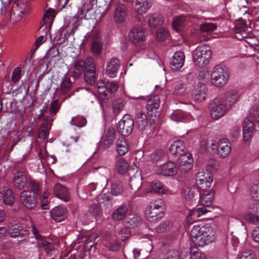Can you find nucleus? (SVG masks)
Masks as SVG:
<instances>
[{"label": "nucleus", "instance_id": "nucleus-10", "mask_svg": "<svg viewBox=\"0 0 259 259\" xmlns=\"http://www.w3.org/2000/svg\"><path fill=\"white\" fill-rule=\"evenodd\" d=\"M178 167L175 162L168 161L158 166L156 172L158 175L164 176H172L178 173Z\"/></svg>", "mask_w": 259, "mask_h": 259}, {"label": "nucleus", "instance_id": "nucleus-14", "mask_svg": "<svg viewBox=\"0 0 259 259\" xmlns=\"http://www.w3.org/2000/svg\"><path fill=\"white\" fill-rule=\"evenodd\" d=\"M185 146L183 142L177 141L174 142L169 148V151L170 154L176 157L181 158L186 156L188 152L185 151Z\"/></svg>", "mask_w": 259, "mask_h": 259}, {"label": "nucleus", "instance_id": "nucleus-38", "mask_svg": "<svg viewBox=\"0 0 259 259\" xmlns=\"http://www.w3.org/2000/svg\"><path fill=\"white\" fill-rule=\"evenodd\" d=\"M188 21V17L180 16L174 18L172 22V28L177 31H180L185 26Z\"/></svg>", "mask_w": 259, "mask_h": 259}, {"label": "nucleus", "instance_id": "nucleus-4", "mask_svg": "<svg viewBox=\"0 0 259 259\" xmlns=\"http://www.w3.org/2000/svg\"><path fill=\"white\" fill-rule=\"evenodd\" d=\"M211 117L217 120L222 117L227 111L224 101L221 99H214L209 105Z\"/></svg>", "mask_w": 259, "mask_h": 259}, {"label": "nucleus", "instance_id": "nucleus-57", "mask_svg": "<svg viewBox=\"0 0 259 259\" xmlns=\"http://www.w3.org/2000/svg\"><path fill=\"white\" fill-rule=\"evenodd\" d=\"M245 220L252 224L259 223V215H255L252 212L249 213L244 216Z\"/></svg>", "mask_w": 259, "mask_h": 259}, {"label": "nucleus", "instance_id": "nucleus-51", "mask_svg": "<svg viewBox=\"0 0 259 259\" xmlns=\"http://www.w3.org/2000/svg\"><path fill=\"white\" fill-rule=\"evenodd\" d=\"M146 253L145 254H141V249H134L133 253L135 259H145L148 257L151 251V248L150 246H148Z\"/></svg>", "mask_w": 259, "mask_h": 259}, {"label": "nucleus", "instance_id": "nucleus-6", "mask_svg": "<svg viewBox=\"0 0 259 259\" xmlns=\"http://www.w3.org/2000/svg\"><path fill=\"white\" fill-rule=\"evenodd\" d=\"M32 232L34 235L35 238L37 241V245L39 247H42L48 255H51L52 251L55 250L54 245L48 241L39 233L37 229L34 226H32Z\"/></svg>", "mask_w": 259, "mask_h": 259}, {"label": "nucleus", "instance_id": "nucleus-16", "mask_svg": "<svg viewBox=\"0 0 259 259\" xmlns=\"http://www.w3.org/2000/svg\"><path fill=\"white\" fill-rule=\"evenodd\" d=\"M199 196V203L202 206L209 207L212 203L214 193L211 189L201 190Z\"/></svg>", "mask_w": 259, "mask_h": 259}, {"label": "nucleus", "instance_id": "nucleus-60", "mask_svg": "<svg viewBox=\"0 0 259 259\" xmlns=\"http://www.w3.org/2000/svg\"><path fill=\"white\" fill-rule=\"evenodd\" d=\"M186 192L185 198L190 202H192L193 200H195V197H197V191H196L194 189H188Z\"/></svg>", "mask_w": 259, "mask_h": 259}, {"label": "nucleus", "instance_id": "nucleus-22", "mask_svg": "<svg viewBox=\"0 0 259 259\" xmlns=\"http://www.w3.org/2000/svg\"><path fill=\"white\" fill-rule=\"evenodd\" d=\"M187 84L182 81H177L172 85V95L175 98H180L186 95Z\"/></svg>", "mask_w": 259, "mask_h": 259}, {"label": "nucleus", "instance_id": "nucleus-5", "mask_svg": "<svg viewBox=\"0 0 259 259\" xmlns=\"http://www.w3.org/2000/svg\"><path fill=\"white\" fill-rule=\"evenodd\" d=\"M134 125V121L132 116L128 114H125L118 123L117 132L122 136H128L131 134Z\"/></svg>", "mask_w": 259, "mask_h": 259}, {"label": "nucleus", "instance_id": "nucleus-27", "mask_svg": "<svg viewBox=\"0 0 259 259\" xmlns=\"http://www.w3.org/2000/svg\"><path fill=\"white\" fill-rule=\"evenodd\" d=\"M54 193L57 197L65 201L69 200V194L67 189L60 184L57 183L55 185Z\"/></svg>", "mask_w": 259, "mask_h": 259}, {"label": "nucleus", "instance_id": "nucleus-48", "mask_svg": "<svg viewBox=\"0 0 259 259\" xmlns=\"http://www.w3.org/2000/svg\"><path fill=\"white\" fill-rule=\"evenodd\" d=\"M87 121L86 119L80 116L73 117L71 119V124L78 127H83L87 124Z\"/></svg>", "mask_w": 259, "mask_h": 259}, {"label": "nucleus", "instance_id": "nucleus-42", "mask_svg": "<svg viewBox=\"0 0 259 259\" xmlns=\"http://www.w3.org/2000/svg\"><path fill=\"white\" fill-rule=\"evenodd\" d=\"M160 106V98L158 96H153L150 98L147 104L148 111H153L158 109Z\"/></svg>", "mask_w": 259, "mask_h": 259}, {"label": "nucleus", "instance_id": "nucleus-49", "mask_svg": "<svg viewBox=\"0 0 259 259\" xmlns=\"http://www.w3.org/2000/svg\"><path fill=\"white\" fill-rule=\"evenodd\" d=\"M171 223L168 220H165L161 223L156 228L155 231L158 233H163L169 230L171 227Z\"/></svg>", "mask_w": 259, "mask_h": 259}, {"label": "nucleus", "instance_id": "nucleus-17", "mask_svg": "<svg viewBox=\"0 0 259 259\" xmlns=\"http://www.w3.org/2000/svg\"><path fill=\"white\" fill-rule=\"evenodd\" d=\"M185 56L181 51H178L174 53L170 61V66L172 70H178L184 65Z\"/></svg>", "mask_w": 259, "mask_h": 259}, {"label": "nucleus", "instance_id": "nucleus-40", "mask_svg": "<svg viewBox=\"0 0 259 259\" xmlns=\"http://www.w3.org/2000/svg\"><path fill=\"white\" fill-rule=\"evenodd\" d=\"M72 86V82L70 77L64 76L60 85V91L63 95L66 94L69 92Z\"/></svg>", "mask_w": 259, "mask_h": 259}, {"label": "nucleus", "instance_id": "nucleus-32", "mask_svg": "<svg viewBox=\"0 0 259 259\" xmlns=\"http://www.w3.org/2000/svg\"><path fill=\"white\" fill-rule=\"evenodd\" d=\"M240 97V94L238 90H230L225 95V101L231 106L237 102Z\"/></svg>", "mask_w": 259, "mask_h": 259}, {"label": "nucleus", "instance_id": "nucleus-3", "mask_svg": "<svg viewBox=\"0 0 259 259\" xmlns=\"http://www.w3.org/2000/svg\"><path fill=\"white\" fill-rule=\"evenodd\" d=\"M229 73L225 66L217 65L211 73L212 84L217 87H223L228 81Z\"/></svg>", "mask_w": 259, "mask_h": 259}, {"label": "nucleus", "instance_id": "nucleus-7", "mask_svg": "<svg viewBox=\"0 0 259 259\" xmlns=\"http://www.w3.org/2000/svg\"><path fill=\"white\" fill-rule=\"evenodd\" d=\"M213 178L211 175L203 170L197 173L196 177V183L201 190H210Z\"/></svg>", "mask_w": 259, "mask_h": 259}, {"label": "nucleus", "instance_id": "nucleus-28", "mask_svg": "<svg viewBox=\"0 0 259 259\" xmlns=\"http://www.w3.org/2000/svg\"><path fill=\"white\" fill-rule=\"evenodd\" d=\"M186 156L180 158V170L183 172H188L192 167V155L187 153Z\"/></svg>", "mask_w": 259, "mask_h": 259}, {"label": "nucleus", "instance_id": "nucleus-2", "mask_svg": "<svg viewBox=\"0 0 259 259\" xmlns=\"http://www.w3.org/2000/svg\"><path fill=\"white\" fill-rule=\"evenodd\" d=\"M212 56V52L208 46H198L193 52V59L195 65L200 67L208 64Z\"/></svg>", "mask_w": 259, "mask_h": 259}, {"label": "nucleus", "instance_id": "nucleus-44", "mask_svg": "<svg viewBox=\"0 0 259 259\" xmlns=\"http://www.w3.org/2000/svg\"><path fill=\"white\" fill-rule=\"evenodd\" d=\"M123 192L122 184L119 181H115L112 183L111 192L114 196L121 195Z\"/></svg>", "mask_w": 259, "mask_h": 259}, {"label": "nucleus", "instance_id": "nucleus-19", "mask_svg": "<svg viewBox=\"0 0 259 259\" xmlns=\"http://www.w3.org/2000/svg\"><path fill=\"white\" fill-rule=\"evenodd\" d=\"M147 22L149 27L156 28L163 24V17L157 13H149L146 16Z\"/></svg>", "mask_w": 259, "mask_h": 259}, {"label": "nucleus", "instance_id": "nucleus-53", "mask_svg": "<svg viewBox=\"0 0 259 259\" xmlns=\"http://www.w3.org/2000/svg\"><path fill=\"white\" fill-rule=\"evenodd\" d=\"M168 36V31L165 28L159 29L156 33V38L159 40H164L166 39Z\"/></svg>", "mask_w": 259, "mask_h": 259}, {"label": "nucleus", "instance_id": "nucleus-20", "mask_svg": "<svg viewBox=\"0 0 259 259\" xmlns=\"http://www.w3.org/2000/svg\"><path fill=\"white\" fill-rule=\"evenodd\" d=\"M8 231L10 236L13 238H17L18 237L25 238L27 237L29 235V231L20 226L14 225L10 226Z\"/></svg>", "mask_w": 259, "mask_h": 259}, {"label": "nucleus", "instance_id": "nucleus-33", "mask_svg": "<svg viewBox=\"0 0 259 259\" xmlns=\"http://www.w3.org/2000/svg\"><path fill=\"white\" fill-rule=\"evenodd\" d=\"M117 153L120 155H124L129 150L128 145L123 137H119L116 142Z\"/></svg>", "mask_w": 259, "mask_h": 259}, {"label": "nucleus", "instance_id": "nucleus-61", "mask_svg": "<svg viewBox=\"0 0 259 259\" xmlns=\"http://www.w3.org/2000/svg\"><path fill=\"white\" fill-rule=\"evenodd\" d=\"M21 68L20 67H17L15 68L12 75V81L14 83L19 81L21 77Z\"/></svg>", "mask_w": 259, "mask_h": 259}, {"label": "nucleus", "instance_id": "nucleus-62", "mask_svg": "<svg viewBox=\"0 0 259 259\" xmlns=\"http://www.w3.org/2000/svg\"><path fill=\"white\" fill-rule=\"evenodd\" d=\"M240 259H256V257L252 251L245 250L241 253Z\"/></svg>", "mask_w": 259, "mask_h": 259}, {"label": "nucleus", "instance_id": "nucleus-15", "mask_svg": "<svg viewBox=\"0 0 259 259\" xmlns=\"http://www.w3.org/2000/svg\"><path fill=\"white\" fill-rule=\"evenodd\" d=\"M120 66L118 59L115 58H111L107 63L106 75L111 78L115 77L117 76Z\"/></svg>", "mask_w": 259, "mask_h": 259}, {"label": "nucleus", "instance_id": "nucleus-1", "mask_svg": "<svg viewBox=\"0 0 259 259\" xmlns=\"http://www.w3.org/2000/svg\"><path fill=\"white\" fill-rule=\"evenodd\" d=\"M192 241L196 246L203 247L214 241L215 232L210 227L195 225L190 232Z\"/></svg>", "mask_w": 259, "mask_h": 259}, {"label": "nucleus", "instance_id": "nucleus-52", "mask_svg": "<svg viewBox=\"0 0 259 259\" xmlns=\"http://www.w3.org/2000/svg\"><path fill=\"white\" fill-rule=\"evenodd\" d=\"M180 254L178 250L171 249L168 250L163 256V259H180Z\"/></svg>", "mask_w": 259, "mask_h": 259}, {"label": "nucleus", "instance_id": "nucleus-59", "mask_svg": "<svg viewBox=\"0 0 259 259\" xmlns=\"http://www.w3.org/2000/svg\"><path fill=\"white\" fill-rule=\"evenodd\" d=\"M106 84L108 93L109 92L111 94L114 93L118 89V84L113 81H107Z\"/></svg>", "mask_w": 259, "mask_h": 259}, {"label": "nucleus", "instance_id": "nucleus-46", "mask_svg": "<svg viewBox=\"0 0 259 259\" xmlns=\"http://www.w3.org/2000/svg\"><path fill=\"white\" fill-rule=\"evenodd\" d=\"M84 78L85 81L90 84H93L95 82L96 75H95V69L93 68H89L85 71L84 73Z\"/></svg>", "mask_w": 259, "mask_h": 259}, {"label": "nucleus", "instance_id": "nucleus-34", "mask_svg": "<svg viewBox=\"0 0 259 259\" xmlns=\"http://www.w3.org/2000/svg\"><path fill=\"white\" fill-rule=\"evenodd\" d=\"M0 198H3L4 203L11 206L15 200L13 192L9 189H3L0 191Z\"/></svg>", "mask_w": 259, "mask_h": 259}, {"label": "nucleus", "instance_id": "nucleus-30", "mask_svg": "<svg viewBox=\"0 0 259 259\" xmlns=\"http://www.w3.org/2000/svg\"><path fill=\"white\" fill-rule=\"evenodd\" d=\"M135 123L140 131H143L146 130L148 125V119L145 113L139 112L136 114Z\"/></svg>", "mask_w": 259, "mask_h": 259}, {"label": "nucleus", "instance_id": "nucleus-50", "mask_svg": "<svg viewBox=\"0 0 259 259\" xmlns=\"http://www.w3.org/2000/svg\"><path fill=\"white\" fill-rule=\"evenodd\" d=\"M185 117V114L182 110H177L174 111L172 113L169 115V118L172 120L179 122L182 121Z\"/></svg>", "mask_w": 259, "mask_h": 259}, {"label": "nucleus", "instance_id": "nucleus-63", "mask_svg": "<svg viewBox=\"0 0 259 259\" xmlns=\"http://www.w3.org/2000/svg\"><path fill=\"white\" fill-rule=\"evenodd\" d=\"M102 46L98 41H95L93 42L91 46L92 53L95 55H99L101 52Z\"/></svg>", "mask_w": 259, "mask_h": 259}, {"label": "nucleus", "instance_id": "nucleus-18", "mask_svg": "<svg viewBox=\"0 0 259 259\" xmlns=\"http://www.w3.org/2000/svg\"><path fill=\"white\" fill-rule=\"evenodd\" d=\"M27 181L25 172L22 171H17L14 175L13 184L16 189L22 190L26 185Z\"/></svg>", "mask_w": 259, "mask_h": 259}, {"label": "nucleus", "instance_id": "nucleus-13", "mask_svg": "<svg viewBox=\"0 0 259 259\" xmlns=\"http://www.w3.org/2000/svg\"><path fill=\"white\" fill-rule=\"evenodd\" d=\"M128 10L126 5L123 4H118L114 10V19L116 23L123 22L127 16Z\"/></svg>", "mask_w": 259, "mask_h": 259}, {"label": "nucleus", "instance_id": "nucleus-26", "mask_svg": "<svg viewBox=\"0 0 259 259\" xmlns=\"http://www.w3.org/2000/svg\"><path fill=\"white\" fill-rule=\"evenodd\" d=\"M155 209L153 207H148L146 210V216L147 219L151 222H156L159 221L164 215V212Z\"/></svg>", "mask_w": 259, "mask_h": 259}, {"label": "nucleus", "instance_id": "nucleus-41", "mask_svg": "<svg viewBox=\"0 0 259 259\" xmlns=\"http://www.w3.org/2000/svg\"><path fill=\"white\" fill-rule=\"evenodd\" d=\"M142 184V177L139 174L133 176L130 180V186L134 190H138L141 188Z\"/></svg>", "mask_w": 259, "mask_h": 259}, {"label": "nucleus", "instance_id": "nucleus-58", "mask_svg": "<svg viewBox=\"0 0 259 259\" xmlns=\"http://www.w3.org/2000/svg\"><path fill=\"white\" fill-rule=\"evenodd\" d=\"M250 194L254 200H259V184H255L252 186L250 189Z\"/></svg>", "mask_w": 259, "mask_h": 259}, {"label": "nucleus", "instance_id": "nucleus-45", "mask_svg": "<svg viewBox=\"0 0 259 259\" xmlns=\"http://www.w3.org/2000/svg\"><path fill=\"white\" fill-rule=\"evenodd\" d=\"M116 169L119 174H124L128 168V164L123 158H119L116 162Z\"/></svg>", "mask_w": 259, "mask_h": 259}, {"label": "nucleus", "instance_id": "nucleus-12", "mask_svg": "<svg viewBox=\"0 0 259 259\" xmlns=\"http://www.w3.org/2000/svg\"><path fill=\"white\" fill-rule=\"evenodd\" d=\"M152 0H136L135 11L137 14V19L141 22L140 16L145 14L152 7Z\"/></svg>", "mask_w": 259, "mask_h": 259}, {"label": "nucleus", "instance_id": "nucleus-47", "mask_svg": "<svg viewBox=\"0 0 259 259\" xmlns=\"http://www.w3.org/2000/svg\"><path fill=\"white\" fill-rule=\"evenodd\" d=\"M165 156V152L162 149L155 150L151 155V160L153 162H157L162 160Z\"/></svg>", "mask_w": 259, "mask_h": 259}, {"label": "nucleus", "instance_id": "nucleus-35", "mask_svg": "<svg viewBox=\"0 0 259 259\" xmlns=\"http://www.w3.org/2000/svg\"><path fill=\"white\" fill-rule=\"evenodd\" d=\"M116 132L113 128H109L103 141V145L105 148H109L115 139Z\"/></svg>", "mask_w": 259, "mask_h": 259}, {"label": "nucleus", "instance_id": "nucleus-21", "mask_svg": "<svg viewBox=\"0 0 259 259\" xmlns=\"http://www.w3.org/2000/svg\"><path fill=\"white\" fill-rule=\"evenodd\" d=\"M218 153L220 157H227L231 151V143L228 139L221 140L217 146Z\"/></svg>", "mask_w": 259, "mask_h": 259}, {"label": "nucleus", "instance_id": "nucleus-23", "mask_svg": "<svg viewBox=\"0 0 259 259\" xmlns=\"http://www.w3.org/2000/svg\"><path fill=\"white\" fill-rule=\"evenodd\" d=\"M254 130V124L252 120L249 118L244 119L243 123V137L244 141H248L252 136Z\"/></svg>", "mask_w": 259, "mask_h": 259}, {"label": "nucleus", "instance_id": "nucleus-24", "mask_svg": "<svg viewBox=\"0 0 259 259\" xmlns=\"http://www.w3.org/2000/svg\"><path fill=\"white\" fill-rule=\"evenodd\" d=\"M207 89L204 85H197L193 91V99L198 102H202L206 99Z\"/></svg>", "mask_w": 259, "mask_h": 259}, {"label": "nucleus", "instance_id": "nucleus-56", "mask_svg": "<svg viewBox=\"0 0 259 259\" xmlns=\"http://www.w3.org/2000/svg\"><path fill=\"white\" fill-rule=\"evenodd\" d=\"M106 246L110 250L113 251H118L120 248V244L117 241L115 240L107 242Z\"/></svg>", "mask_w": 259, "mask_h": 259}, {"label": "nucleus", "instance_id": "nucleus-9", "mask_svg": "<svg viewBox=\"0 0 259 259\" xmlns=\"http://www.w3.org/2000/svg\"><path fill=\"white\" fill-rule=\"evenodd\" d=\"M20 200L23 205L28 209H33L37 203L35 193L32 191H23L20 195Z\"/></svg>", "mask_w": 259, "mask_h": 259}, {"label": "nucleus", "instance_id": "nucleus-64", "mask_svg": "<svg viewBox=\"0 0 259 259\" xmlns=\"http://www.w3.org/2000/svg\"><path fill=\"white\" fill-rule=\"evenodd\" d=\"M60 108L59 101L58 100H56L52 102L51 105V108L50 110V115H55L58 111Z\"/></svg>", "mask_w": 259, "mask_h": 259}, {"label": "nucleus", "instance_id": "nucleus-36", "mask_svg": "<svg viewBox=\"0 0 259 259\" xmlns=\"http://www.w3.org/2000/svg\"><path fill=\"white\" fill-rule=\"evenodd\" d=\"M97 85L100 100L106 103L109 98L106 84L103 80H100L97 82Z\"/></svg>", "mask_w": 259, "mask_h": 259}, {"label": "nucleus", "instance_id": "nucleus-55", "mask_svg": "<svg viewBox=\"0 0 259 259\" xmlns=\"http://www.w3.org/2000/svg\"><path fill=\"white\" fill-rule=\"evenodd\" d=\"M216 28V25L213 23H206L200 25L201 31L205 32H211Z\"/></svg>", "mask_w": 259, "mask_h": 259}, {"label": "nucleus", "instance_id": "nucleus-39", "mask_svg": "<svg viewBox=\"0 0 259 259\" xmlns=\"http://www.w3.org/2000/svg\"><path fill=\"white\" fill-rule=\"evenodd\" d=\"M73 77L75 78H79L84 70L85 65L82 59L77 60L74 65Z\"/></svg>", "mask_w": 259, "mask_h": 259}, {"label": "nucleus", "instance_id": "nucleus-25", "mask_svg": "<svg viewBox=\"0 0 259 259\" xmlns=\"http://www.w3.org/2000/svg\"><path fill=\"white\" fill-rule=\"evenodd\" d=\"M128 209L126 205L118 206L112 212V219L114 221H119L124 219L127 215Z\"/></svg>", "mask_w": 259, "mask_h": 259}, {"label": "nucleus", "instance_id": "nucleus-43", "mask_svg": "<svg viewBox=\"0 0 259 259\" xmlns=\"http://www.w3.org/2000/svg\"><path fill=\"white\" fill-rule=\"evenodd\" d=\"M152 189L156 193L163 194H168L169 190L165 188L161 183L157 180L154 181L151 185Z\"/></svg>", "mask_w": 259, "mask_h": 259}, {"label": "nucleus", "instance_id": "nucleus-31", "mask_svg": "<svg viewBox=\"0 0 259 259\" xmlns=\"http://www.w3.org/2000/svg\"><path fill=\"white\" fill-rule=\"evenodd\" d=\"M247 27L246 23L242 20H239L235 24V32L236 37L240 40L246 37L247 35Z\"/></svg>", "mask_w": 259, "mask_h": 259}, {"label": "nucleus", "instance_id": "nucleus-37", "mask_svg": "<svg viewBox=\"0 0 259 259\" xmlns=\"http://www.w3.org/2000/svg\"><path fill=\"white\" fill-rule=\"evenodd\" d=\"M141 223L142 221L141 218L136 214L129 215L124 221L125 226L131 228L138 227L141 225Z\"/></svg>", "mask_w": 259, "mask_h": 259}, {"label": "nucleus", "instance_id": "nucleus-8", "mask_svg": "<svg viewBox=\"0 0 259 259\" xmlns=\"http://www.w3.org/2000/svg\"><path fill=\"white\" fill-rule=\"evenodd\" d=\"M128 37L130 41L135 45L144 42L146 38V32L140 26L133 27L129 32Z\"/></svg>", "mask_w": 259, "mask_h": 259}, {"label": "nucleus", "instance_id": "nucleus-54", "mask_svg": "<svg viewBox=\"0 0 259 259\" xmlns=\"http://www.w3.org/2000/svg\"><path fill=\"white\" fill-rule=\"evenodd\" d=\"M130 236V231L126 228H121L118 232L117 237L121 241L126 240Z\"/></svg>", "mask_w": 259, "mask_h": 259}, {"label": "nucleus", "instance_id": "nucleus-11", "mask_svg": "<svg viewBox=\"0 0 259 259\" xmlns=\"http://www.w3.org/2000/svg\"><path fill=\"white\" fill-rule=\"evenodd\" d=\"M25 6L22 3L14 4L11 11L9 13L10 20L13 23L20 21L24 15Z\"/></svg>", "mask_w": 259, "mask_h": 259}, {"label": "nucleus", "instance_id": "nucleus-29", "mask_svg": "<svg viewBox=\"0 0 259 259\" xmlns=\"http://www.w3.org/2000/svg\"><path fill=\"white\" fill-rule=\"evenodd\" d=\"M51 214L53 220L56 222H60L65 219L66 209L63 207H56L52 210Z\"/></svg>", "mask_w": 259, "mask_h": 259}]
</instances>
